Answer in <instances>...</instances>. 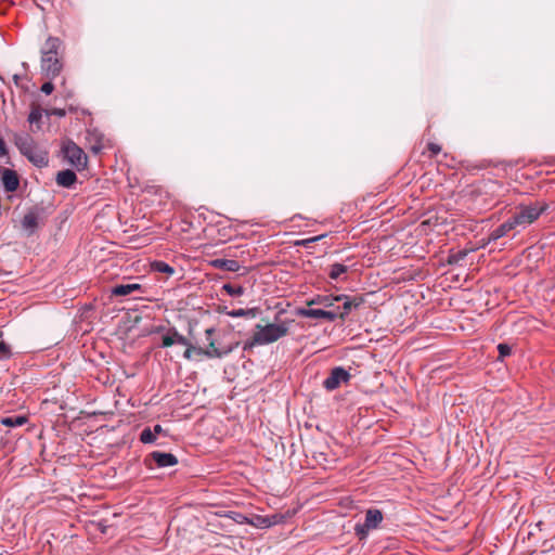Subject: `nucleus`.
<instances>
[{"instance_id":"7c9ffc66","label":"nucleus","mask_w":555,"mask_h":555,"mask_svg":"<svg viewBox=\"0 0 555 555\" xmlns=\"http://www.w3.org/2000/svg\"><path fill=\"white\" fill-rule=\"evenodd\" d=\"M498 351H499V358L500 359H503L505 357H508L511 356L512 353V348L509 345L507 344H499L498 345Z\"/></svg>"},{"instance_id":"b1692460","label":"nucleus","mask_w":555,"mask_h":555,"mask_svg":"<svg viewBox=\"0 0 555 555\" xmlns=\"http://www.w3.org/2000/svg\"><path fill=\"white\" fill-rule=\"evenodd\" d=\"M27 422L28 418L25 415L5 416L0 421V423L5 427H20L25 425Z\"/></svg>"},{"instance_id":"a878e982","label":"nucleus","mask_w":555,"mask_h":555,"mask_svg":"<svg viewBox=\"0 0 555 555\" xmlns=\"http://www.w3.org/2000/svg\"><path fill=\"white\" fill-rule=\"evenodd\" d=\"M139 440L143 444H153L156 443L157 437L153 433L152 428L150 426H146L140 433Z\"/></svg>"},{"instance_id":"a18cd8bd","label":"nucleus","mask_w":555,"mask_h":555,"mask_svg":"<svg viewBox=\"0 0 555 555\" xmlns=\"http://www.w3.org/2000/svg\"><path fill=\"white\" fill-rule=\"evenodd\" d=\"M189 334L192 335V326H189Z\"/></svg>"},{"instance_id":"72a5a7b5","label":"nucleus","mask_w":555,"mask_h":555,"mask_svg":"<svg viewBox=\"0 0 555 555\" xmlns=\"http://www.w3.org/2000/svg\"><path fill=\"white\" fill-rule=\"evenodd\" d=\"M427 149L430 153V157H435L441 152V146L434 142L428 143Z\"/></svg>"},{"instance_id":"f257e3e1","label":"nucleus","mask_w":555,"mask_h":555,"mask_svg":"<svg viewBox=\"0 0 555 555\" xmlns=\"http://www.w3.org/2000/svg\"><path fill=\"white\" fill-rule=\"evenodd\" d=\"M61 47V39L50 36L41 48V73L49 80L57 77L63 69Z\"/></svg>"},{"instance_id":"393cba45","label":"nucleus","mask_w":555,"mask_h":555,"mask_svg":"<svg viewBox=\"0 0 555 555\" xmlns=\"http://www.w3.org/2000/svg\"><path fill=\"white\" fill-rule=\"evenodd\" d=\"M151 269L154 272L165 273L167 275H172L176 272L173 267L163 260L153 261L151 263Z\"/></svg>"},{"instance_id":"ddd939ff","label":"nucleus","mask_w":555,"mask_h":555,"mask_svg":"<svg viewBox=\"0 0 555 555\" xmlns=\"http://www.w3.org/2000/svg\"><path fill=\"white\" fill-rule=\"evenodd\" d=\"M351 374L343 366H335L331 370L330 375L323 380L322 385L327 391L339 388L343 384H348Z\"/></svg>"},{"instance_id":"5701e85b","label":"nucleus","mask_w":555,"mask_h":555,"mask_svg":"<svg viewBox=\"0 0 555 555\" xmlns=\"http://www.w3.org/2000/svg\"><path fill=\"white\" fill-rule=\"evenodd\" d=\"M339 307L336 309L325 310L321 308H314V321L325 319L330 322L335 321L338 318Z\"/></svg>"},{"instance_id":"37998d69","label":"nucleus","mask_w":555,"mask_h":555,"mask_svg":"<svg viewBox=\"0 0 555 555\" xmlns=\"http://www.w3.org/2000/svg\"><path fill=\"white\" fill-rule=\"evenodd\" d=\"M13 80H14V82L17 85V83H18V80H20V76H18V75H14V76H13Z\"/></svg>"},{"instance_id":"423d86ee","label":"nucleus","mask_w":555,"mask_h":555,"mask_svg":"<svg viewBox=\"0 0 555 555\" xmlns=\"http://www.w3.org/2000/svg\"><path fill=\"white\" fill-rule=\"evenodd\" d=\"M347 272V266L327 259L319 264V271L314 275V288L319 287L321 280H325L326 276L332 281H345Z\"/></svg>"},{"instance_id":"dca6fc26","label":"nucleus","mask_w":555,"mask_h":555,"mask_svg":"<svg viewBox=\"0 0 555 555\" xmlns=\"http://www.w3.org/2000/svg\"><path fill=\"white\" fill-rule=\"evenodd\" d=\"M1 179L7 192H15L20 186L18 175L12 169L1 168Z\"/></svg>"},{"instance_id":"f3484780","label":"nucleus","mask_w":555,"mask_h":555,"mask_svg":"<svg viewBox=\"0 0 555 555\" xmlns=\"http://www.w3.org/2000/svg\"><path fill=\"white\" fill-rule=\"evenodd\" d=\"M55 182L59 186L72 189L77 182V175L72 169H64L56 173Z\"/></svg>"},{"instance_id":"bb28decb","label":"nucleus","mask_w":555,"mask_h":555,"mask_svg":"<svg viewBox=\"0 0 555 555\" xmlns=\"http://www.w3.org/2000/svg\"><path fill=\"white\" fill-rule=\"evenodd\" d=\"M222 289L231 297H240L245 293V288L242 285H233L230 283L224 284Z\"/></svg>"},{"instance_id":"ea45409f","label":"nucleus","mask_w":555,"mask_h":555,"mask_svg":"<svg viewBox=\"0 0 555 555\" xmlns=\"http://www.w3.org/2000/svg\"><path fill=\"white\" fill-rule=\"evenodd\" d=\"M268 517L270 518V520H280V524L284 519V515H282V514L268 515Z\"/></svg>"},{"instance_id":"e433bc0d","label":"nucleus","mask_w":555,"mask_h":555,"mask_svg":"<svg viewBox=\"0 0 555 555\" xmlns=\"http://www.w3.org/2000/svg\"><path fill=\"white\" fill-rule=\"evenodd\" d=\"M41 91L44 93V94H51L53 91H54V85L52 83V81H47L44 82L42 86H41Z\"/></svg>"},{"instance_id":"cd10ccee","label":"nucleus","mask_w":555,"mask_h":555,"mask_svg":"<svg viewBox=\"0 0 555 555\" xmlns=\"http://www.w3.org/2000/svg\"><path fill=\"white\" fill-rule=\"evenodd\" d=\"M12 357L10 345L5 341L0 340V360H8Z\"/></svg>"},{"instance_id":"c85d7f7f","label":"nucleus","mask_w":555,"mask_h":555,"mask_svg":"<svg viewBox=\"0 0 555 555\" xmlns=\"http://www.w3.org/2000/svg\"><path fill=\"white\" fill-rule=\"evenodd\" d=\"M296 314L307 318H312V300H307V307L306 308H297Z\"/></svg>"},{"instance_id":"6ab92c4d","label":"nucleus","mask_w":555,"mask_h":555,"mask_svg":"<svg viewBox=\"0 0 555 555\" xmlns=\"http://www.w3.org/2000/svg\"><path fill=\"white\" fill-rule=\"evenodd\" d=\"M86 139L92 143L91 144V151L94 153V154H98L102 151L103 149V134L101 132H99L96 129H91V130H88L87 131V137Z\"/></svg>"},{"instance_id":"4be33fe9","label":"nucleus","mask_w":555,"mask_h":555,"mask_svg":"<svg viewBox=\"0 0 555 555\" xmlns=\"http://www.w3.org/2000/svg\"><path fill=\"white\" fill-rule=\"evenodd\" d=\"M260 313V310L258 308H250V309H233L231 311H228L227 314L231 318H247V319H254Z\"/></svg>"},{"instance_id":"c9c22d12","label":"nucleus","mask_w":555,"mask_h":555,"mask_svg":"<svg viewBox=\"0 0 555 555\" xmlns=\"http://www.w3.org/2000/svg\"><path fill=\"white\" fill-rule=\"evenodd\" d=\"M328 233H321V234H314L313 241H314V255L317 254V249L319 248L320 244L319 242L328 237Z\"/></svg>"},{"instance_id":"f03ea898","label":"nucleus","mask_w":555,"mask_h":555,"mask_svg":"<svg viewBox=\"0 0 555 555\" xmlns=\"http://www.w3.org/2000/svg\"><path fill=\"white\" fill-rule=\"evenodd\" d=\"M13 142L20 153L34 166L43 168L49 165V154L38 147L35 139L27 132H14Z\"/></svg>"},{"instance_id":"9d476101","label":"nucleus","mask_w":555,"mask_h":555,"mask_svg":"<svg viewBox=\"0 0 555 555\" xmlns=\"http://www.w3.org/2000/svg\"><path fill=\"white\" fill-rule=\"evenodd\" d=\"M216 334L215 327H208L205 331L207 347L204 348V351L211 353V356H204L207 359H221L230 354L237 346L238 343L224 345L222 343L217 341L214 338Z\"/></svg>"},{"instance_id":"473e14b6","label":"nucleus","mask_w":555,"mask_h":555,"mask_svg":"<svg viewBox=\"0 0 555 555\" xmlns=\"http://www.w3.org/2000/svg\"><path fill=\"white\" fill-rule=\"evenodd\" d=\"M44 113L47 116H57V117H64L66 115V111L64 108H57L54 107L52 109H44Z\"/></svg>"},{"instance_id":"a211bd4d","label":"nucleus","mask_w":555,"mask_h":555,"mask_svg":"<svg viewBox=\"0 0 555 555\" xmlns=\"http://www.w3.org/2000/svg\"><path fill=\"white\" fill-rule=\"evenodd\" d=\"M210 264L216 269L228 272H236L241 269L240 262L234 259L216 258L210 261Z\"/></svg>"},{"instance_id":"58836bf2","label":"nucleus","mask_w":555,"mask_h":555,"mask_svg":"<svg viewBox=\"0 0 555 555\" xmlns=\"http://www.w3.org/2000/svg\"><path fill=\"white\" fill-rule=\"evenodd\" d=\"M489 189L492 191V192H495L496 189L499 188H502V185L498 182V181H489Z\"/></svg>"},{"instance_id":"c03bdc74","label":"nucleus","mask_w":555,"mask_h":555,"mask_svg":"<svg viewBox=\"0 0 555 555\" xmlns=\"http://www.w3.org/2000/svg\"><path fill=\"white\" fill-rule=\"evenodd\" d=\"M322 254H326L327 251L324 249V250H321ZM323 255H320V256H317V258H321Z\"/></svg>"},{"instance_id":"20e7f679","label":"nucleus","mask_w":555,"mask_h":555,"mask_svg":"<svg viewBox=\"0 0 555 555\" xmlns=\"http://www.w3.org/2000/svg\"><path fill=\"white\" fill-rule=\"evenodd\" d=\"M548 208L550 205L545 201H533L528 204L521 203L516 207L513 217L518 227L525 229L537 221Z\"/></svg>"},{"instance_id":"2f4dec72","label":"nucleus","mask_w":555,"mask_h":555,"mask_svg":"<svg viewBox=\"0 0 555 555\" xmlns=\"http://www.w3.org/2000/svg\"><path fill=\"white\" fill-rule=\"evenodd\" d=\"M259 525L262 528H269L271 526L280 524V520H270V518L267 516L258 517Z\"/></svg>"},{"instance_id":"9b49d317","label":"nucleus","mask_w":555,"mask_h":555,"mask_svg":"<svg viewBox=\"0 0 555 555\" xmlns=\"http://www.w3.org/2000/svg\"><path fill=\"white\" fill-rule=\"evenodd\" d=\"M143 463L149 469H153L154 467L165 468L177 465L178 459L175 454L169 452L153 451L144 457Z\"/></svg>"},{"instance_id":"0eeeda50","label":"nucleus","mask_w":555,"mask_h":555,"mask_svg":"<svg viewBox=\"0 0 555 555\" xmlns=\"http://www.w3.org/2000/svg\"><path fill=\"white\" fill-rule=\"evenodd\" d=\"M61 153L63 158L78 171L86 169L88 156L73 140L67 139L62 143Z\"/></svg>"},{"instance_id":"c756f323","label":"nucleus","mask_w":555,"mask_h":555,"mask_svg":"<svg viewBox=\"0 0 555 555\" xmlns=\"http://www.w3.org/2000/svg\"><path fill=\"white\" fill-rule=\"evenodd\" d=\"M466 256H467L466 250H459L457 253L451 254L449 256L448 262L451 264L459 263L461 260H464Z\"/></svg>"},{"instance_id":"2eb2a0df","label":"nucleus","mask_w":555,"mask_h":555,"mask_svg":"<svg viewBox=\"0 0 555 555\" xmlns=\"http://www.w3.org/2000/svg\"><path fill=\"white\" fill-rule=\"evenodd\" d=\"M188 338L181 335L176 327H168L166 333L162 336L160 348H168L173 345H186Z\"/></svg>"},{"instance_id":"1a4fd4ad","label":"nucleus","mask_w":555,"mask_h":555,"mask_svg":"<svg viewBox=\"0 0 555 555\" xmlns=\"http://www.w3.org/2000/svg\"><path fill=\"white\" fill-rule=\"evenodd\" d=\"M47 220L46 208L41 205L30 207L21 220L22 230L27 236L34 235Z\"/></svg>"},{"instance_id":"79ce46f5","label":"nucleus","mask_w":555,"mask_h":555,"mask_svg":"<svg viewBox=\"0 0 555 555\" xmlns=\"http://www.w3.org/2000/svg\"><path fill=\"white\" fill-rule=\"evenodd\" d=\"M310 243H312V237L306 238V240L302 241V244H305V245H308Z\"/></svg>"},{"instance_id":"f8f14e48","label":"nucleus","mask_w":555,"mask_h":555,"mask_svg":"<svg viewBox=\"0 0 555 555\" xmlns=\"http://www.w3.org/2000/svg\"><path fill=\"white\" fill-rule=\"evenodd\" d=\"M383 520V513L377 508H370L365 513L363 524H357L354 527L356 534L362 539L367 535L369 531L376 529Z\"/></svg>"},{"instance_id":"39448f33","label":"nucleus","mask_w":555,"mask_h":555,"mask_svg":"<svg viewBox=\"0 0 555 555\" xmlns=\"http://www.w3.org/2000/svg\"><path fill=\"white\" fill-rule=\"evenodd\" d=\"M333 301H343L341 309L338 310V318L345 320V318L351 312L352 309L360 307L364 299L361 296H348V295H314V305H323L325 307H332Z\"/></svg>"},{"instance_id":"4468645a","label":"nucleus","mask_w":555,"mask_h":555,"mask_svg":"<svg viewBox=\"0 0 555 555\" xmlns=\"http://www.w3.org/2000/svg\"><path fill=\"white\" fill-rule=\"evenodd\" d=\"M519 227L514 217H509L506 221L489 231L487 234V244L496 242L498 240L508 235L512 231L517 230Z\"/></svg>"},{"instance_id":"6e6552de","label":"nucleus","mask_w":555,"mask_h":555,"mask_svg":"<svg viewBox=\"0 0 555 555\" xmlns=\"http://www.w3.org/2000/svg\"><path fill=\"white\" fill-rule=\"evenodd\" d=\"M139 278H126L120 283L112 285L111 297H129L131 299H142L146 288L140 283L134 282Z\"/></svg>"},{"instance_id":"7ed1b4c3","label":"nucleus","mask_w":555,"mask_h":555,"mask_svg":"<svg viewBox=\"0 0 555 555\" xmlns=\"http://www.w3.org/2000/svg\"><path fill=\"white\" fill-rule=\"evenodd\" d=\"M288 332L287 326L284 323L276 324L271 323L267 325H256V332L254 335L244 341L243 351L250 352L255 346H262L272 344L280 338L284 337Z\"/></svg>"},{"instance_id":"a19ab883","label":"nucleus","mask_w":555,"mask_h":555,"mask_svg":"<svg viewBox=\"0 0 555 555\" xmlns=\"http://www.w3.org/2000/svg\"><path fill=\"white\" fill-rule=\"evenodd\" d=\"M168 330V327L164 326V325H159V326H156L153 331V333H163V335L166 333V331Z\"/></svg>"},{"instance_id":"f704fd0d","label":"nucleus","mask_w":555,"mask_h":555,"mask_svg":"<svg viewBox=\"0 0 555 555\" xmlns=\"http://www.w3.org/2000/svg\"><path fill=\"white\" fill-rule=\"evenodd\" d=\"M151 428H152V430H153V433L155 434L156 437H158V436L167 437L168 436V430L164 429L160 424H155Z\"/></svg>"},{"instance_id":"aec40b11","label":"nucleus","mask_w":555,"mask_h":555,"mask_svg":"<svg viewBox=\"0 0 555 555\" xmlns=\"http://www.w3.org/2000/svg\"><path fill=\"white\" fill-rule=\"evenodd\" d=\"M186 348L183 352V358L186 360H192L193 354L196 356H211V353L204 351V347L193 344L190 339H188V344L184 345Z\"/></svg>"},{"instance_id":"412c9836","label":"nucleus","mask_w":555,"mask_h":555,"mask_svg":"<svg viewBox=\"0 0 555 555\" xmlns=\"http://www.w3.org/2000/svg\"><path fill=\"white\" fill-rule=\"evenodd\" d=\"M44 111L37 104H31L30 113L28 115V122L35 126L37 130L41 129V118Z\"/></svg>"},{"instance_id":"49530a36","label":"nucleus","mask_w":555,"mask_h":555,"mask_svg":"<svg viewBox=\"0 0 555 555\" xmlns=\"http://www.w3.org/2000/svg\"><path fill=\"white\" fill-rule=\"evenodd\" d=\"M2 335H3L2 332H0V338L2 337Z\"/></svg>"},{"instance_id":"4c0bfd02","label":"nucleus","mask_w":555,"mask_h":555,"mask_svg":"<svg viewBox=\"0 0 555 555\" xmlns=\"http://www.w3.org/2000/svg\"><path fill=\"white\" fill-rule=\"evenodd\" d=\"M9 154L7 144L2 138H0V157H4Z\"/></svg>"}]
</instances>
